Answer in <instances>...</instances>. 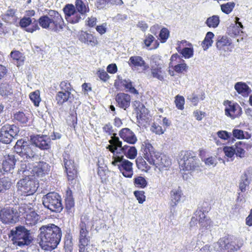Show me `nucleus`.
I'll return each mask as SVG.
<instances>
[{
	"instance_id": "obj_1",
	"label": "nucleus",
	"mask_w": 252,
	"mask_h": 252,
	"mask_svg": "<svg viewBox=\"0 0 252 252\" xmlns=\"http://www.w3.org/2000/svg\"><path fill=\"white\" fill-rule=\"evenodd\" d=\"M39 232V244L43 250L51 251L57 247L62 235L60 228L50 223L42 225Z\"/></svg>"
},
{
	"instance_id": "obj_2",
	"label": "nucleus",
	"mask_w": 252,
	"mask_h": 252,
	"mask_svg": "<svg viewBox=\"0 0 252 252\" xmlns=\"http://www.w3.org/2000/svg\"><path fill=\"white\" fill-rule=\"evenodd\" d=\"M40 26L55 32L63 30L64 23L61 15L55 10H50L46 15L41 16L38 20Z\"/></svg>"
},
{
	"instance_id": "obj_3",
	"label": "nucleus",
	"mask_w": 252,
	"mask_h": 252,
	"mask_svg": "<svg viewBox=\"0 0 252 252\" xmlns=\"http://www.w3.org/2000/svg\"><path fill=\"white\" fill-rule=\"evenodd\" d=\"M14 245L19 247L28 246L32 240L30 230L24 226H18L13 228L9 234Z\"/></svg>"
},
{
	"instance_id": "obj_4",
	"label": "nucleus",
	"mask_w": 252,
	"mask_h": 252,
	"mask_svg": "<svg viewBox=\"0 0 252 252\" xmlns=\"http://www.w3.org/2000/svg\"><path fill=\"white\" fill-rule=\"evenodd\" d=\"M88 217L83 216L81 218V222L79 224V235L78 238V247L79 252H89L90 237L89 231L87 229V225L88 224Z\"/></svg>"
},
{
	"instance_id": "obj_5",
	"label": "nucleus",
	"mask_w": 252,
	"mask_h": 252,
	"mask_svg": "<svg viewBox=\"0 0 252 252\" xmlns=\"http://www.w3.org/2000/svg\"><path fill=\"white\" fill-rule=\"evenodd\" d=\"M179 164L181 170L189 171L199 167V160L193 152L186 151L182 153Z\"/></svg>"
},
{
	"instance_id": "obj_6",
	"label": "nucleus",
	"mask_w": 252,
	"mask_h": 252,
	"mask_svg": "<svg viewBox=\"0 0 252 252\" xmlns=\"http://www.w3.org/2000/svg\"><path fill=\"white\" fill-rule=\"evenodd\" d=\"M34 148V146L33 145L29 144L27 141L22 139L17 141L14 146V150L21 158H23V159L29 161L37 157L33 151Z\"/></svg>"
},
{
	"instance_id": "obj_7",
	"label": "nucleus",
	"mask_w": 252,
	"mask_h": 252,
	"mask_svg": "<svg viewBox=\"0 0 252 252\" xmlns=\"http://www.w3.org/2000/svg\"><path fill=\"white\" fill-rule=\"evenodd\" d=\"M111 163L117 166L123 175L126 178H131L133 174V163L125 158L124 156L121 157H112Z\"/></svg>"
},
{
	"instance_id": "obj_8",
	"label": "nucleus",
	"mask_w": 252,
	"mask_h": 252,
	"mask_svg": "<svg viewBox=\"0 0 252 252\" xmlns=\"http://www.w3.org/2000/svg\"><path fill=\"white\" fill-rule=\"evenodd\" d=\"M43 205L52 212H60L63 208L61 197L57 193L50 192L42 198Z\"/></svg>"
},
{
	"instance_id": "obj_9",
	"label": "nucleus",
	"mask_w": 252,
	"mask_h": 252,
	"mask_svg": "<svg viewBox=\"0 0 252 252\" xmlns=\"http://www.w3.org/2000/svg\"><path fill=\"white\" fill-rule=\"evenodd\" d=\"M116 134L114 133L111 138L109 140L110 145L106 147L111 153L113 154L112 156L121 157L128 150L131 146L127 145L122 146V142L120 140L118 137L116 136Z\"/></svg>"
},
{
	"instance_id": "obj_10",
	"label": "nucleus",
	"mask_w": 252,
	"mask_h": 252,
	"mask_svg": "<svg viewBox=\"0 0 252 252\" xmlns=\"http://www.w3.org/2000/svg\"><path fill=\"white\" fill-rule=\"evenodd\" d=\"M18 189L26 195L33 194L38 188V185L31 176H26L17 184Z\"/></svg>"
},
{
	"instance_id": "obj_11",
	"label": "nucleus",
	"mask_w": 252,
	"mask_h": 252,
	"mask_svg": "<svg viewBox=\"0 0 252 252\" xmlns=\"http://www.w3.org/2000/svg\"><path fill=\"white\" fill-rule=\"evenodd\" d=\"M19 131L18 128L14 125H8L2 127L0 131V141L5 144L10 143Z\"/></svg>"
},
{
	"instance_id": "obj_12",
	"label": "nucleus",
	"mask_w": 252,
	"mask_h": 252,
	"mask_svg": "<svg viewBox=\"0 0 252 252\" xmlns=\"http://www.w3.org/2000/svg\"><path fill=\"white\" fill-rule=\"evenodd\" d=\"M225 106V115L232 120L238 118L242 114V108L239 104L231 101L226 100L224 102Z\"/></svg>"
},
{
	"instance_id": "obj_13",
	"label": "nucleus",
	"mask_w": 252,
	"mask_h": 252,
	"mask_svg": "<svg viewBox=\"0 0 252 252\" xmlns=\"http://www.w3.org/2000/svg\"><path fill=\"white\" fill-rule=\"evenodd\" d=\"M29 171L30 176L40 177L43 175L48 174L50 170V166L49 164L44 162H39L29 165Z\"/></svg>"
},
{
	"instance_id": "obj_14",
	"label": "nucleus",
	"mask_w": 252,
	"mask_h": 252,
	"mask_svg": "<svg viewBox=\"0 0 252 252\" xmlns=\"http://www.w3.org/2000/svg\"><path fill=\"white\" fill-rule=\"evenodd\" d=\"M19 211L22 214H27L25 221L27 225H34L38 222L39 216L34 211L31 210L30 205L24 204L20 207Z\"/></svg>"
},
{
	"instance_id": "obj_15",
	"label": "nucleus",
	"mask_w": 252,
	"mask_h": 252,
	"mask_svg": "<svg viewBox=\"0 0 252 252\" xmlns=\"http://www.w3.org/2000/svg\"><path fill=\"white\" fill-rule=\"evenodd\" d=\"M144 158L150 164L156 165V161L158 160L160 155L158 152L155 150L153 146L147 142L144 143L143 150Z\"/></svg>"
},
{
	"instance_id": "obj_16",
	"label": "nucleus",
	"mask_w": 252,
	"mask_h": 252,
	"mask_svg": "<svg viewBox=\"0 0 252 252\" xmlns=\"http://www.w3.org/2000/svg\"><path fill=\"white\" fill-rule=\"evenodd\" d=\"M169 66L172 67L175 71L177 73H182L188 68L187 64L177 54L172 55L170 58Z\"/></svg>"
},
{
	"instance_id": "obj_17",
	"label": "nucleus",
	"mask_w": 252,
	"mask_h": 252,
	"mask_svg": "<svg viewBox=\"0 0 252 252\" xmlns=\"http://www.w3.org/2000/svg\"><path fill=\"white\" fill-rule=\"evenodd\" d=\"M31 140L35 147L41 149H48L50 147L51 139L47 135H34L31 137Z\"/></svg>"
},
{
	"instance_id": "obj_18",
	"label": "nucleus",
	"mask_w": 252,
	"mask_h": 252,
	"mask_svg": "<svg viewBox=\"0 0 252 252\" xmlns=\"http://www.w3.org/2000/svg\"><path fill=\"white\" fill-rule=\"evenodd\" d=\"M252 175V167H249L241 176L239 183V189L242 192H245L249 188Z\"/></svg>"
},
{
	"instance_id": "obj_19",
	"label": "nucleus",
	"mask_w": 252,
	"mask_h": 252,
	"mask_svg": "<svg viewBox=\"0 0 252 252\" xmlns=\"http://www.w3.org/2000/svg\"><path fill=\"white\" fill-rule=\"evenodd\" d=\"M119 134L124 141L130 144H134L137 141L135 134L128 128L122 129L119 131Z\"/></svg>"
},
{
	"instance_id": "obj_20",
	"label": "nucleus",
	"mask_w": 252,
	"mask_h": 252,
	"mask_svg": "<svg viewBox=\"0 0 252 252\" xmlns=\"http://www.w3.org/2000/svg\"><path fill=\"white\" fill-rule=\"evenodd\" d=\"M68 157L64 156V165L69 180H73L76 176L77 170L73 160L68 159Z\"/></svg>"
},
{
	"instance_id": "obj_21",
	"label": "nucleus",
	"mask_w": 252,
	"mask_h": 252,
	"mask_svg": "<svg viewBox=\"0 0 252 252\" xmlns=\"http://www.w3.org/2000/svg\"><path fill=\"white\" fill-rule=\"evenodd\" d=\"M115 99L118 106L121 108L126 110L130 106L131 97L127 94L120 93L116 95Z\"/></svg>"
},
{
	"instance_id": "obj_22",
	"label": "nucleus",
	"mask_w": 252,
	"mask_h": 252,
	"mask_svg": "<svg viewBox=\"0 0 252 252\" xmlns=\"http://www.w3.org/2000/svg\"><path fill=\"white\" fill-rule=\"evenodd\" d=\"M128 64L131 67H141L143 71H145L149 68L143 59L138 56H134L130 57L128 62Z\"/></svg>"
},
{
	"instance_id": "obj_23",
	"label": "nucleus",
	"mask_w": 252,
	"mask_h": 252,
	"mask_svg": "<svg viewBox=\"0 0 252 252\" xmlns=\"http://www.w3.org/2000/svg\"><path fill=\"white\" fill-rule=\"evenodd\" d=\"M195 215L196 216V218L193 217L191 218V222L195 221L198 220L201 227H205L206 228H210L212 222L209 218L206 217V215L203 212L199 211L197 212L196 214Z\"/></svg>"
},
{
	"instance_id": "obj_24",
	"label": "nucleus",
	"mask_w": 252,
	"mask_h": 252,
	"mask_svg": "<svg viewBox=\"0 0 252 252\" xmlns=\"http://www.w3.org/2000/svg\"><path fill=\"white\" fill-rule=\"evenodd\" d=\"M31 24L33 25L32 28H29L26 29L27 32H32L39 29L37 23L34 18L32 19L31 17L24 16L20 20L19 22L20 26L23 28H27Z\"/></svg>"
},
{
	"instance_id": "obj_25",
	"label": "nucleus",
	"mask_w": 252,
	"mask_h": 252,
	"mask_svg": "<svg viewBox=\"0 0 252 252\" xmlns=\"http://www.w3.org/2000/svg\"><path fill=\"white\" fill-rule=\"evenodd\" d=\"M0 219L4 223L14 222V211L10 208L3 209L0 211Z\"/></svg>"
},
{
	"instance_id": "obj_26",
	"label": "nucleus",
	"mask_w": 252,
	"mask_h": 252,
	"mask_svg": "<svg viewBox=\"0 0 252 252\" xmlns=\"http://www.w3.org/2000/svg\"><path fill=\"white\" fill-rule=\"evenodd\" d=\"M79 40L85 44H90L92 46L96 45L98 42L96 38L86 32L82 31L80 34Z\"/></svg>"
},
{
	"instance_id": "obj_27",
	"label": "nucleus",
	"mask_w": 252,
	"mask_h": 252,
	"mask_svg": "<svg viewBox=\"0 0 252 252\" xmlns=\"http://www.w3.org/2000/svg\"><path fill=\"white\" fill-rule=\"evenodd\" d=\"M73 98V95L68 90L59 92L56 97L57 103L59 105H62L64 102L67 101L71 102Z\"/></svg>"
},
{
	"instance_id": "obj_28",
	"label": "nucleus",
	"mask_w": 252,
	"mask_h": 252,
	"mask_svg": "<svg viewBox=\"0 0 252 252\" xmlns=\"http://www.w3.org/2000/svg\"><path fill=\"white\" fill-rule=\"evenodd\" d=\"M170 207L174 208L179 203L183 195L182 190L180 188L173 189L170 193Z\"/></svg>"
},
{
	"instance_id": "obj_29",
	"label": "nucleus",
	"mask_w": 252,
	"mask_h": 252,
	"mask_svg": "<svg viewBox=\"0 0 252 252\" xmlns=\"http://www.w3.org/2000/svg\"><path fill=\"white\" fill-rule=\"evenodd\" d=\"M234 89L237 92L244 97H247L252 92V89L244 82L235 83Z\"/></svg>"
},
{
	"instance_id": "obj_30",
	"label": "nucleus",
	"mask_w": 252,
	"mask_h": 252,
	"mask_svg": "<svg viewBox=\"0 0 252 252\" xmlns=\"http://www.w3.org/2000/svg\"><path fill=\"white\" fill-rule=\"evenodd\" d=\"M15 164V160L14 156L7 155L4 157L1 166L4 172L10 171L14 168Z\"/></svg>"
},
{
	"instance_id": "obj_31",
	"label": "nucleus",
	"mask_w": 252,
	"mask_h": 252,
	"mask_svg": "<svg viewBox=\"0 0 252 252\" xmlns=\"http://www.w3.org/2000/svg\"><path fill=\"white\" fill-rule=\"evenodd\" d=\"M11 58L12 59L13 63L17 66L22 65L25 60V56L18 51H13L10 53Z\"/></svg>"
},
{
	"instance_id": "obj_32",
	"label": "nucleus",
	"mask_w": 252,
	"mask_h": 252,
	"mask_svg": "<svg viewBox=\"0 0 252 252\" xmlns=\"http://www.w3.org/2000/svg\"><path fill=\"white\" fill-rule=\"evenodd\" d=\"M16 10L14 9H8L5 13L1 15L2 20L7 23L14 22L17 17L15 16Z\"/></svg>"
},
{
	"instance_id": "obj_33",
	"label": "nucleus",
	"mask_w": 252,
	"mask_h": 252,
	"mask_svg": "<svg viewBox=\"0 0 252 252\" xmlns=\"http://www.w3.org/2000/svg\"><path fill=\"white\" fill-rule=\"evenodd\" d=\"M231 44L230 40L225 36L221 37L219 39L217 43V48L220 50L226 51V49H228V46Z\"/></svg>"
},
{
	"instance_id": "obj_34",
	"label": "nucleus",
	"mask_w": 252,
	"mask_h": 252,
	"mask_svg": "<svg viewBox=\"0 0 252 252\" xmlns=\"http://www.w3.org/2000/svg\"><path fill=\"white\" fill-rule=\"evenodd\" d=\"M151 70L153 78H157L160 81L164 80V72L162 69V66L157 67L155 65H152Z\"/></svg>"
},
{
	"instance_id": "obj_35",
	"label": "nucleus",
	"mask_w": 252,
	"mask_h": 252,
	"mask_svg": "<svg viewBox=\"0 0 252 252\" xmlns=\"http://www.w3.org/2000/svg\"><path fill=\"white\" fill-rule=\"evenodd\" d=\"M156 167L159 169L168 167L171 164V161L168 158L164 155H162L161 154L159 158L156 161Z\"/></svg>"
},
{
	"instance_id": "obj_36",
	"label": "nucleus",
	"mask_w": 252,
	"mask_h": 252,
	"mask_svg": "<svg viewBox=\"0 0 252 252\" xmlns=\"http://www.w3.org/2000/svg\"><path fill=\"white\" fill-rule=\"evenodd\" d=\"M86 0H76L75 6L77 11L82 15L85 14L89 11V8L85 1Z\"/></svg>"
},
{
	"instance_id": "obj_37",
	"label": "nucleus",
	"mask_w": 252,
	"mask_h": 252,
	"mask_svg": "<svg viewBox=\"0 0 252 252\" xmlns=\"http://www.w3.org/2000/svg\"><path fill=\"white\" fill-rule=\"evenodd\" d=\"M30 114L19 111L14 115V119L21 124H25L28 122Z\"/></svg>"
},
{
	"instance_id": "obj_38",
	"label": "nucleus",
	"mask_w": 252,
	"mask_h": 252,
	"mask_svg": "<svg viewBox=\"0 0 252 252\" xmlns=\"http://www.w3.org/2000/svg\"><path fill=\"white\" fill-rule=\"evenodd\" d=\"M214 34L212 32H208L204 40L202 42V46L204 50L208 49L212 46L213 43L212 38L214 37Z\"/></svg>"
},
{
	"instance_id": "obj_39",
	"label": "nucleus",
	"mask_w": 252,
	"mask_h": 252,
	"mask_svg": "<svg viewBox=\"0 0 252 252\" xmlns=\"http://www.w3.org/2000/svg\"><path fill=\"white\" fill-rule=\"evenodd\" d=\"M233 137L238 139H249L251 137V134L248 132L238 129H234L232 130Z\"/></svg>"
},
{
	"instance_id": "obj_40",
	"label": "nucleus",
	"mask_w": 252,
	"mask_h": 252,
	"mask_svg": "<svg viewBox=\"0 0 252 252\" xmlns=\"http://www.w3.org/2000/svg\"><path fill=\"white\" fill-rule=\"evenodd\" d=\"M235 150V154L237 157L243 158L245 155V151L244 150V144L242 142H238L236 143L234 146Z\"/></svg>"
},
{
	"instance_id": "obj_41",
	"label": "nucleus",
	"mask_w": 252,
	"mask_h": 252,
	"mask_svg": "<svg viewBox=\"0 0 252 252\" xmlns=\"http://www.w3.org/2000/svg\"><path fill=\"white\" fill-rule=\"evenodd\" d=\"M11 183L9 179L6 178H2L0 179V193L4 192L10 189Z\"/></svg>"
},
{
	"instance_id": "obj_42",
	"label": "nucleus",
	"mask_w": 252,
	"mask_h": 252,
	"mask_svg": "<svg viewBox=\"0 0 252 252\" xmlns=\"http://www.w3.org/2000/svg\"><path fill=\"white\" fill-rule=\"evenodd\" d=\"M220 23V18L218 16L213 15L208 18L205 23L209 27L216 28Z\"/></svg>"
},
{
	"instance_id": "obj_43",
	"label": "nucleus",
	"mask_w": 252,
	"mask_h": 252,
	"mask_svg": "<svg viewBox=\"0 0 252 252\" xmlns=\"http://www.w3.org/2000/svg\"><path fill=\"white\" fill-rule=\"evenodd\" d=\"M13 91L11 87L8 84H1L0 86V94L2 96H7L11 95Z\"/></svg>"
},
{
	"instance_id": "obj_44",
	"label": "nucleus",
	"mask_w": 252,
	"mask_h": 252,
	"mask_svg": "<svg viewBox=\"0 0 252 252\" xmlns=\"http://www.w3.org/2000/svg\"><path fill=\"white\" fill-rule=\"evenodd\" d=\"M63 10L66 20L70 17L71 15L76 11L75 6L72 4H66L63 8Z\"/></svg>"
},
{
	"instance_id": "obj_45",
	"label": "nucleus",
	"mask_w": 252,
	"mask_h": 252,
	"mask_svg": "<svg viewBox=\"0 0 252 252\" xmlns=\"http://www.w3.org/2000/svg\"><path fill=\"white\" fill-rule=\"evenodd\" d=\"M30 99L33 102L35 106H38L40 102L41 101V98L40 97V92L38 90H36L33 92L31 93L29 95Z\"/></svg>"
},
{
	"instance_id": "obj_46",
	"label": "nucleus",
	"mask_w": 252,
	"mask_h": 252,
	"mask_svg": "<svg viewBox=\"0 0 252 252\" xmlns=\"http://www.w3.org/2000/svg\"><path fill=\"white\" fill-rule=\"evenodd\" d=\"M235 6L234 2H228L220 5V8L222 12L228 14L231 12Z\"/></svg>"
},
{
	"instance_id": "obj_47",
	"label": "nucleus",
	"mask_w": 252,
	"mask_h": 252,
	"mask_svg": "<svg viewBox=\"0 0 252 252\" xmlns=\"http://www.w3.org/2000/svg\"><path fill=\"white\" fill-rule=\"evenodd\" d=\"M230 242L231 237L229 236H225L220 238L218 243L220 250H226L227 246Z\"/></svg>"
},
{
	"instance_id": "obj_48",
	"label": "nucleus",
	"mask_w": 252,
	"mask_h": 252,
	"mask_svg": "<svg viewBox=\"0 0 252 252\" xmlns=\"http://www.w3.org/2000/svg\"><path fill=\"white\" fill-rule=\"evenodd\" d=\"M134 184L136 187L143 189L147 186V182L144 177L138 176L134 178Z\"/></svg>"
},
{
	"instance_id": "obj_49",
	"label": "nucleus",
	"mask_w": 252,
	"mask_h": 252,
	"mask_svg": "<svg viewBox=\"0 0 252 252\" xmlns=\"http://www.w3.org/2000/svg\"><path fill=\"white\" fill-rule=\"evenodd\" d=\"M126 157L130 159H134L137 155V151L134 146L128 148V150L124 154Z\"/></svg>"
},
{
	"instance_id": "obj_50",
	"label": "nucleus",
	"mask_w": 252,
	"mask_h": 252,
	"mask_svg": "<svg viewBox=\"0 0 252 252\" xmlns=\"http://www.w3.org/2000/svg\"><path fill=\"white\" fill-rule=\"evenodd\" d=\"M25 160V162H23L21 160V163L20 165V168L18 169V173L20 175L23 174L25 176H30L29 168L27 169V165L26 163L27 160Z\"/></svg>"
},
{
	"instance_id": "obj_51",
	"label": "nucleus",
	"mask_w": 252,
	"mask_h": 252,
	"mask_svg": "<svg viewBox=\"0 0 252 252\" xmlns=\"http://www.w3.org/2000/svg\"><path fill=\"white\" fill-rule=\"evenodd\" d=\"M175 103L178 109L182 110L184 109L185 98L183 96L177 95L175 97Z\"/></svg>"
},
{
	"instance_id": "obj_52",
	"label": "nucleus",
	"mask_w": 252,
	"mask_h": 252,
	"mask_svg": "<svg viewBox=\"0 0 252 252\" xmlns=\"http://www.w3.org/2000/svg\"><path fill=\"white\" fill-rule=\"evenodd\" d=\"M123 85L125 88L128 90V91L132 94H138V91L133 87L132 82L129 80H124L122 82Z\"/></svg>"
},
{
	"instance_id": "obj_53",
	"label": "nucleus",
	"mask_w": 252,
	"mask_h": 252,
	"mask_svg": "<svg viewBox=\"0 0 252 252\" xmlns=\"http://www.w3.org/2000/svg\"><path fill=\"white\" fill-rule=\"evenodd\" d=\"M239 18L238 17L235 18V27H233L234 29V34L235 35L239 34L240 32H243L242 30L244 27L241 22L239 21Z\"/></svg>"
},
{
	"instance_id": "obj_54",
	"label": "nucleus",
	"mask_w": 252,
	"mask_h": 252,
	"mask_svg": "<svg viewBox=\"0 0 252 252\" xmlns=\"http://www.w3.org/2000/svg\"><path fill=\"white\" fill-rule=\"evenodd\" d=\"M80 13L77 11H76L74 13L70 15V17L67 20V21L71 24L77 23L81 20Z\"/></svg>"
},
{
	"instance_id": "obj_55",
	"label": "nucleus",
	"mask_w": 252,
	"mask_h": 252,
	"mask_svg": "<svg viewBox=\"0 0 252 252\" xmlns=\"http://www.w3.org/2000/svg\"><path fill=\"white\" fill-rule=\"evenodd\" d=\"M239 248L240 247L236 244L235 240L231 237V242L229 243L226 250L230 252H234Z\"/></svg>"
},
{
	"instance_id": "obj_56",
	"label": "nucleus",
	"mask_w": 252,
	"mask_h": 252,
	"mask_svg": "<svg viewBox=\"0 0 252 252\" xmlns=\"http://www.w3.org/2000/svg\"><path fill=\"white\" fill-rule=\"evenodd\" d=\"M223 152L226 157L231 158L234 155L235 150L234 146H226L223 148Z\"/></svg>"
},
{
	"instance_id": "obj_57",
	"label": "nucleus",
	"mask_w": 252,
	"mask_h": 252,
	"mask_svg": "<svg viewBox=\"0 0 252 252\" xmlns=\"http://www.w3.org/2000/svg\"><path fill=\"white\" fill-rule=\"evenodd\" d=\"M169 35V32L166 28H163L161 30L159 36L161 42H165Z\"/></svg>"
},
{
	"instance_id": "obj_58",
	"label": "nucleus",
	"mask_w": 252,
	"mask_h": 252,
	"mask_svg": "<svg viewBox=\"0 0 252 252\" xmlns=\"http://www.w3.org/2000/svg\"><path fill=\"white\" fill-rule=\"evenodd\" d=\"M138 168L142 171H147L150 169V166L147 165L146 161L143 159H140L136 161Z\"/></svg>"
},
{
	"instance_id": "obj_59",
	"label": "nucleus",
	"mask_w": 252,
	"mask_h": 252,
	"mask_svg": "<svg viewBox=\"0 0 252 252\" xmlns=\"http://www.w3.org/2000/svg\"><path fill=\"white\" fill-rule=\"evenodd\" d=\"M134 194L139 203H143L145 201L146 196L144 195V192L143 191H135Z\"/></svg>"
},
{
	"instance_id": "obj_60",
	"label": "nucleus",
	"mask_w": 252,
	"mask_h": 252,
	"mask_svg": "<svg viewBox=\"0 0 252 252\" xmlns=\"http://www.w3.org/2000/svg\"><path fill=\"white\" fill-rule=\"evenodd\" d=\"M151 130L156 134L160 135L164 133L165 130L158 125L153 124L151 127Z\"/></svg>"
},
{
	"instance_id": "obj_61",
	"label": "nucleus",
	"mask_w": 252,
	"mask_h": 252,
	"mask_svg": "<svg viewBox=\"0 0 252 252\" xmlns=\"http://www.w3.org/2000/svg\"><path fill=\"white\" fill-rule=\"evenodd\" d=\"M65 208L67 210L71 209L74 206V201L72 197L69 195L67 196L65 200Z\"/></svg>"
},
{
	"instance_id": "obj_62",
	"label": "nucleus",
	"mask_w": 252,
	"mask_h": 252,
	"mask_svg": "<svg viewBox=\"0 0 252 252\" xmlns=\"http://www.w3.org/2000/svg\"><path fill=\"white\" fill-rule=\"evenodd\" d=\"M155 65L156 66H161V60L158 55H154L151 57V66Z\"/></svg>"
},
{
	"instance_id": "obj_63",
	"label": "nucleus",
	"mask_w": 252,
	"mask_h": 252,
	"mask_svg": "<svg viewBox=\"0 0 252 252\" xmlns=\"http://www.w3.org/2000/svg\"><path fill=\"white\" fill-rule=\"evenodd\" d=\"M217 135L220 139L226 140L231 137V133L225 130H220L217 132Z\"/></svg>"
},
{
	"instance_id": "obj_64",
	"label": "nucleus",
	"mask_w": 252,
	"mask_h": 252,
	"mask_svg": "<svg viewBox=\"0 0 252 252\" xmlns=\"http://www.w3.org/2000/svg\"><path fill=\"white\" fill-rule=\"evenodd\" d=\"M181 54L185 58H190L193 56V49L190 48H184L182 50Z\"/></svg>"
}]
</instances>
